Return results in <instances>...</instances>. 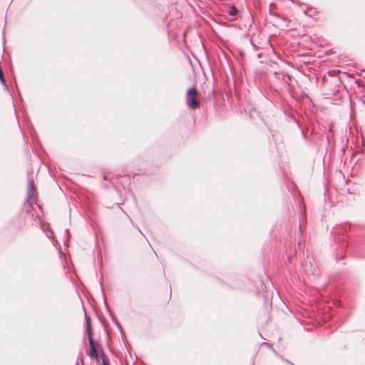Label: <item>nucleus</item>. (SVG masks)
<instances>
[{
    "instance_id": "nucleus-1",
    "label": "nucleus",
    "mask_w": 365,
    "mask_h": 365,
    "mask_svg": "<svg viewBox=\"0 0 365 365\" xmlns=\"http://www.w3.org/2000/svg\"><path fill=\"white\" fill-rule=\"evenodd\" d=\"M198 91L195 87H192L187 91L186 103L187 106L195 110L200 106V101L197 99Z\"/></svg>"
},
{
    "instance_id": "nucleus-2",
    "label": "nucleus",
    "mask_w": 365,
    "mask_h": 365,
    "mask_svg": "<svg viewBox=\"0 0 365 365\" xmlns=\"http://www.w3.org/2000/svg\"><path fill=\"white\" fill-rule=\"evenodd\" d=\"M36 192L34 182L32 179L29 178L28 180L27 197L26 200V203L29 204L30 207H32V204L36 202Z\"/></svg>"
},
{
    "instance_id": "nucleus-3",
    "label": "nucleus",
    "mask_w": 365,
    "mask_h": 365,
    "mask_svg": "<svg viewBox=\"0 0 365 365\" xmlns=\"http://www.w3.org/2000/svg\"><path fill=\"white\" fill-rule=\"evenodd\" d=\"M88 342H89V345H90L89 356L91 357L95 358L98 360V354L96 344L93 341V339L92 338V335H91L90 334H89V336H88Z\"/></svg>"
},
{
    "instance_id": "nucleus-4",
    "label": "nucleus",
    "mask_w": 365,
    "mask_h": 365,
    "mask_svg": "<svg viewBox=\"0 0 365 365\" xmlns=\"http://www.w3.org/2000/svg\"><path fill=\"white\" fill-rule=\"evenodd\" d=\"M347 232V225L340 226L339 227H336L334 230V237H336V235H343L344 232Z\"/></svg>"
},
{
    "instance_id": "nucleus-5",
    "label": "nucleus",
    "mask_w": 365,
    "mask_h": 365,
    "mask_svg": "<svg viewBox=\"0 0 365 365\" xmlns=\"http://www.w3.org/2000/svg\"><path fill=\"white\" fill-rule=\"evenodd\" d=\"M86 318V331L88 334V336H89V334L92 335V329H91V319L89 317H87V315H85Z\"/></svg>"
},
{
    "instance_id": "nucleus-6",
    "label": "nucleus",
    "mask_w": 365,
    "mask_h": 365,
    "mask_svg": "<svg viewBox=\"0 0 365 365\" xmlns=\"http://www.w3.org/2000/svg\"><path fill=\"white\" fill-rule=\"evenodd\" d=\"M101 359H102L103 365H110L109 360L103 351H102V353H101Z\"/></svg>"
},
{
    "instance_id": "nucleus-7",
    "label": "nucleus",
    "mask_w": 365,
    "mask_h": 365,
    "mask_svg": "<svg viewBox=\"0 0 365 365\" xmlns=\"http://www.w3.org/2000/svg\"><path fill=\"white\" fill-rule=\"evenodd\" d=\"M123 178H125V182L120 181V183L122 185L124 189H126L125 186L128 184V181L129 180V178L128 176L123 175Z\"/></svg>"
},
{
    "instance_id": "nucleus-8",
    "label": "nucleus",
    "mask_w": 365,
    "mask_h": 365,
    "mask_svg": "<svg viewBox=\"0 0 365 365\" xmlns=\"http://www.w3.org/2000/svg\"><path fill=\"white\" fill-rule=\"evenodd\" d=\"M237 13V10L235 6H232L229 11V14L230 16H235Z\"/></svg>"
},
{
    "instance_id": "nucleus-9",
    "label": "nucleus",
    "mask_w": 365,
    "mask_h": 365,
    "mask_svg": "<svg viewBox=\"0 0 365 365\" xmlns=\"http://www.w3.org/2000/svg\"><path fill=\"white\" fill-rule=\"evenodd\" d=\"M103 178L104 180H108L107 175H106V174L105 173L103 175Z\"/></svg>"
},
{
    "instance_id": "nucleus-10",
    "label": "nucleus",
    "mask_w": 365,
    "mask_h": 365,
    "mask_svg": "<svg viewBox=\"0 0 365 365\" xmlns=\"http://www.w3.org/2000/svg\"><path fill=\"white\" fill-rule=\"evenodd\" d=\"M53 235V232L52 231L50 232V234H48V237H52Z\"/></svg>"
},
{
    "instance_id": "nucleus-11",
    "label": "nucleus",
    "mask_w": 365,
    "mask_h": 365,
    "mask_svg": "<svg viewBox=\"0 0 365 365\" xmlns=\"http://www.w3.org/2000/svg\"><path fill=\"white\" fill-rule=\"evenodd\" d=\"M252 45L253 48H254L255 50L257 48V46L255 44H254L252 42Z\"/></svg>"
},
{
    "instance_id": "nucleus-12",
    "label": "nucleus",
    "mask_w": 365,
    "mask_h": 365,
    "mask_svg": "<svg viewBox=\"0 0 365 365\" xmlns=\"http://www.w3.org/2000/svg\"><path fill=\"white\" fill-rule=\"evenodd\" d=\"M286 362L289 363L291 365H294V364H292L291 362L288 361L287 360H285Z\"/></svg>"
},
{
    "instance_id": "nucleus-13",
    "label": "nucleus",
    "mask_w": 365,
    "mask_h": 365,
    "mask_svg": "<svg viewBox=\"0 0 365 365\" xmlns=\"http://www.w3.org/2000/svg\"><path fill=\"white\" fill-rule=\"evenodd\" d=\"M65 232H66V233L69 234L68 230H67V229H66V230H65Z\"/></svg>"
},
{
    "instance_id": "nucleus-14",
    "label": "nucleus",
    "mask_w": 365,
    "mask_h": 365,
    "mask_svg": "<svg viewBox=\"0 0 365 365\" xmlns=\"http://www.w3.org/2000/svg\"><path fill=\"white\" fill-rule=\"evenodd\" d=\"M257 56L259 58L261 56V53L257 54Z\"/></svg>"
}]
</instances>
